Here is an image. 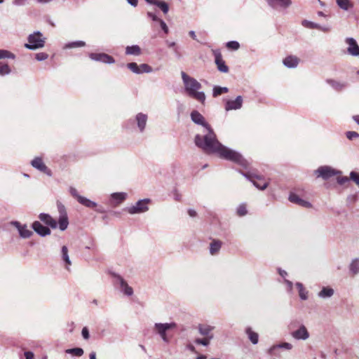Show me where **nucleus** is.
<instances>
[{
	"label": "nucleus",
	"instance_id": "f257e3e1",
	"mask_svg": "<svg viewBox=\"0 0 359 359\" xmlns=\"http://www.w3.org/2000/svg\"><path fill=\"white\" fill-rule=\"evenodd\" d=\"M207 140L210 142H203V148L201 149L204 152L217 154L221 158L231 161L244 168L248 167V161L239 152L226 147L220 143L216 135L211 133L207 137Z\"/></svg>",
	"mask_w": 359,
	"mask_h": 359
},
{
	"label": "nucleus",
	"instance_id": "f03ea898",
	"mask_svg": "<svg viewBox=\"0 0 359 359\" xmlns=\"http://www.w3.org/2000/svg\"><path fill=\"white\" fill-rule=\"evenodd\" d=\"M181 76L184 90L187 95L203 104L206 97L204 92L200 91L202 88L201 84L196 79L189 76L184 72H181Z\"/></svg>",
	"mask_w": 359,
	"mask_h": 359
},
{
	"label": "nucleus",
	"instance_id": "7ed1b4c3",
	"mask_svg": "<svg viewBox=\"0 0 359 359\" xmlns=\"http://www.w3.org/2000/svg\"><path fill=\"white\" fill-rule=\"evenodd\" d=\"M191 121L195 123L197 125L202 126L203 127V135H196L194 138V142L196 145L200 148H203V143L208 142L207 137H208L211 133L213 135H216L215 132L213 131L212 128L210 127V126L205 121V118L203 116L199 113L196 110H194L191 113Z\"/></svg>",
	"mask_w": 359,
	"mask_h": 359
},
{
	"label": "nucleus",
	"instance_id": "20e7f679",
	"mask_svg": "<svg viewBox=\"0 0 359 359\" xmlns=\"http://www.w3.org/2000/svg\"><path fill=\"white\" fill-rule=\"evenodd\" d=\"M46 39L41 32L36 31L28 36V43L25 44V47L32 50L41 48L45 46Z\"/></svg>",
	"mask_w": 359,
	"mask_h": 359
},
{
	"label": "nucleus",
	"instance_id": "39448f33",
	"mask_svg": "<svg viewBox=\"0 0 359 359\" xmlns=\"http://www.w3.org/2000/svg\"><path fill=\"white\" fill-rule=\"evenodd\" d=\"M151 202L149 198L139 200L135 205L128 207L126 211L130 215L140 214L149 210L148 204Z\"/></svg>",
	"mask_w": 359,
	"mask_h": 359
},
{
	"label": "nucleus",
	"instance_id": "423d86ee",
	"mask_svg": "<svg viewBox=\"0 0 359 359\" xmlns=\"http://www.w3.org/2000/svg\"><path fill=\"white\" fill-rule=\"evenodd\" d=\"M341 173V172L340 170H336L329 165L320 166L315 170V174L317 177H321L325 180H328L333 176L340 175Z\"/></svg>",
	"mask_w": 359,
	"mask_h": 359
},
{
	"label": "nucleus",
	"instance_id": "0eeeda50",
	"mask_svg": "<svg viewBox=\"0 0 359 359\" xmlns=\"http://www.w3.org/2000/svg\"><path fill=\"white\" fill-rule=\"evenodd\" d=\"M177 327V324L174 322L172 323H156L154 324V330L158 334L164 342L168 343L169 339L167 337L166 332L169 330L175 328Z\"/></svg>",
	"mask_w": 359,
	"mask_h": 359
},
{
	"label": "nucleus",
	"instance_id": "6e6552de",
	"mask_svg": "<svg viewBox=\"0 0 359 359\" xmlns=\"http://www.w3.org/2000/svg\"><path fill=\"white\" fill-rule=\"evenodd\" d=\"M112 277L114 278V283L116 286L119 287L121 292L127 295V296H131L133 294V288L129 286L127 283V282L123 279V278L120 276L119 274H117L116 273H112Z\"/></svg>",
	"mask_w": 359,
	"mask_h": 359
},
{
	"label": "nucleus",
	"instance_id": "1a4fd4ad",
	"mask_svg": "<svg viewBox=\"0 0 359 359\" xmlns=\"http://www.w3.org/2000/svg\"><path fill=\"white\" fill-rule=\"evenodd\" d=\"M112 277L114 278V283L116 286L119 287L121 292L127 295V296H131L133 294V288L129 286L127 283V282L123 279V278L120 276L119 274H117L116 273H112Z\"/></svg>",
	"mask_w": 359,
	"mask_h": 359
},
{
	"label": "nucleus",
	"instance_id": "9d476101",
	"mask_svg": "<svg viewBox=\"0 0 359 359\" xmlns=\"http://www.w3.org/2000/svg\"><path fill=\"white\" fill-rule=\"evenodd\" d=\"M57 210L60 214L58 219V226L61 231H65L69 225V220L66 208L60 202L57 203Z\"/></svg>",
	"mask_w": 359,
	"mask_h": 359
},
{
	"label": "nucleus",
	"instance_id": "9b49d317",
	"mask_svg": "<svg viewBox=\"0 0 359 359\" xmlns=\"http://www.w3.org/2000/svg\"><path fill=\"white\" fill-rule=\"evenodd\" d=\"M148 116L142 112L137 113L134 119H130L128 123L136 124L138 131L141 133H144L147 126Z\"/></svg>",
	"mask_w": 359,
	"mask_h": 359
},
{
	"label": "nucleus",
	"instance_id": "f8f14e48",
	"mask_svg": "<svg viewBox=\"0 0 359 359\" xmlns=\"http://www.w3.org/2000/svg\"><path fill=\"white\" fill-rule=\"evenodd\" d=\"M241 174L248 179L258 189L264 190L269 185V182L261 176L252 175L243 172H241Z\"/></svg>",
	"mask_w": 359,
	"mask_h": 359
},
{
	"label": "nucleus",
	"instance_id": "ddd939ff",
	"mask_svg": "<svg viewBox=\"0 0 359 359\" xmlns=\"http://www.w3.org/2000/svg\"><path fill=\"white\" fill-rule=\"evenodd\" d=\"M212 54L215 57V62L217 65V69L223 73L229 72V67L226 65L224 60L222 58L221 51L219 49L212 50Z\"/></svg>",
	"mask_w": 359,
	"mask_h": 359
},
{
	"label": "nucleus",
	"instance_id": "4468645a",
	"mask_svg": "<svg viewBox=\"0 0 359 359\" xmlns=\"http://www.w3.org/2000/svg\"><path fill=\"white\" fill-rule=\"evenodd\" d=\"M224 109L226 111L240 109L243 106V97L238 95L235 100H225Z\"/></svg>",
	"mask_w": 359,
	"mask_h": 359
},
{
	"label": "nucleus",
	"instance_id": "2eb2a0df",
	"mask_svg": "<svg viewBox=\"0 0 359 359\" xmlns=\"http://www.w3.org/2000/svg\"><path fill=\"white\" fill-rule=\"evenodd\" d=\"M11 224L18 229L19 235L22 238H29L33 234V232L28 229L27 224H22L18 221H12Z\"/></svg>",
	"mask_w": 359,
	"mask_h": 359
},
{
	"label": "nucleus",
	"instance_id": "dca6fc26",
	"mask_svg": "<svg viewBox=\"0 0 359 359\" xmlns=\"http://www.w3.org/2000/svg\"><path fill=\"white\" fill-rule=\"evenodd\" d=\"M291 336L296 340L305 341L310 337L309 332L303 324H300L298 328L291 332Z\"/></svg>",
	"mask_w": 359,
	"mask_h": 359
},
{
	"label": "nucleus",
	"instance_id": "f3484780",
	"mask_svg": "<svg viewBox=\"0 0 359 359\" xmlns=\"http://www.w3.org/2000/svg\"><path fill=\"white\" fill-rule=\"evenodd\" d=\"M89 57L94 61L100 62L104 64H114L115 60L114 57L107 53H95L89 54Z\"/></svg>",
	"mask_w": 359,
	"mask_h": 359
},
{
	"label": "nucleus",
	"instance_id": "a211bd4d",
	"mask_svg": "<svg viewBox=\"0 0 359 359\" xmlns=\"http://www.w3.org/2000/svg\"><path fill=\"white\" fill-rule=\"evenodd\" d=\"M346 43L348 45L347 53L348 55L354 57H359V46L355 39L347 37L345 39Z\"/></svg>",
	"mask_w": 359,
	"mask_h": 359
},
{
	"label": "nucleus",
	"instance_id": "6ab92c4d",
	"mask_svg": "<svg viewBox=\"0 0 359 359\" xmlns=\"http://www.w3.org/2000/svg\"><path fill=\"white\" fill-rule=\"evenodd\" d=\"M31 165L38 170L46 174L48 176L52 175L51 170L44 164L41 157H36L31 161Z\"/></svg>",
	"mask_w": 359,
	"mask_h": 359
},
{
	"label": "nucleus",
	"instance_id": "aec40b11",
	"mask_svg": "<svg viewBox=\"0 0 359 359\" xmlns=\"http://www.w3.org/2000/svg\"><path fill=\"white\" fill-rule=\"evenodd\" d=\"M32 227L41 237L49 236L51 233L50 229L48 226H43L39 221H34L32 224Z\"/></svg>",
	"mask_w": 359,
	"mask_h": 359
},
{
	"label": "nucleus",
	"instance_id": "412c9836",
	"mask_svg": "<svg viewBox=\"0 0 359 359\" xmlns=\"http://www.w3.org/2000/svg\"><path fill=\"white\" fill-rule=\"evenodd\" d=\"M267 3L273 9H286L292 5V0H267Z\"/></svg>",
	"mask_w": 359,
	"mask_h": 359
},
{
	"label": "nucleus",
	"instance_id": "4be33fe9",
	"mask_svg": "<svg viewBox=\"0 0 359 359\" xmlns=\"http://www.w3.org/2000/svg\"><path fill=\"white\" fill-rule=\"evenodd\" d=\"M39 219L41 222H43L47 226L52 229H56L57 227V221L47 213H40L39 215Z\"/></svg>",
	"mask_w": 359,
	"mask_h": 359
},
{
	"label": "nucleus",
	"instance_id": "5701e85b",
	"mask_svg": "<svg viewBox=\"0 0 359 359\" xmlns=\"http://www.w3.org/2000/svg\"><path fill=\"white\" fill-rule=\"evenodd\" d=\"M288 199L291 203L297 204L304 208H311L312 206L311 203L303 200L294 193H290Z\"/></svg>",
	"mask_w": 359,
	"mask_h": 359
},
{
	"label": "nucleus",
	"instance_id": "b1692460",
	"mask_svg": "<svg viewBox=\"0 0 359 359\" xmlns=\"http://www.w3.org/2000/svg\"><path fill=\"white\" fill-rule=\"evenodd\" d=\"M198 332L209 339H213L214 336L212 334V331L214 330V327L208 325L200 324L198 327Z\"/></svg>",
	"mask_w": 359,
	"mask_h": 359
},
{
	"label": "nucleus",
	"instance_id": "393cba45",
	"mask_svg": "<svg viewBox=\"0 0 359 359\" xmlns=\"http://www.w3.org/2000/svg\"><path fill=\"white\" fill-rule=\"evenodd\" d=\"M300 60L294 55H289L286 57L283 61V65L287 68H295L298 66Z\"/></svg>",
	"mask_w": 359,
	"mask_h": 359
},
{
	"label": "nucleus",
	"instance_id": "a878e982",
	"mask_svg": "<svg viewBox=\"0 0 359 359\" xmlns=\"http://www.w3.org/2000/svg\"><path fill=\"white\" fill-rule=\"evenodd\" d=\"M61 258L64 263L65 268L69 271V266L72 265V262L69 256L68 248L65 245H63L61 248Z\"/></svg>",
	"mask_w": 359,
	"mask_h": 359
},
{
	"label": "nucleus",
	"instance_id": "bb28decb",
	"mask_svg": "<svg viewBox=\"0 0 359 359\" xmlns=\"http://www.w3.org/2000/svg\"><path fill=\"white\" fill-rule=\"evenodd\" d=\"M110 197L111 199L114 201L115 205H117L126 200L127 194L125 192H116L111 194Z\"/></svg>",
	"mask_w": 359,
	"mask_h": 359
},
{
	"label": "nucleus",
	"instance_id": "cd10ccee",
	"mask_svg": "<svg viewBox=\"0 0 359 359\" xmlns=\"http://www.w3.org/2000/svg\"><path fill=\"white\" fill-rule=\"evenodd\" d=\"M222 243L219 240H213L210 244V253L211 255H215L218 254L221 248Z\"/></svg>",
	"mask_w": 359,
	"mask_h": 359
},
{
	"label": "nucleus",
	"instance_id": "c85d7f7f",
	"mask_svg": "<svg viewBox=\"0 0 359 359\" xmlns=\"http://www.w3.org/2000/svg\"><path fill=\"white\" fill-rule=\"evenodd\" d=\"M292 347H293V346L292 344L288 343V342H283V343L272 346L269 349V353L271 355L274 354V351L277 348H283V349H286V350H291L292 348Z\"/></svg>",
	"mask_w": 359,
	"mask_h": 359
},
{
	"label": "nucleus",
	"instance_id": "c756f323",
	"mask_svg": "<svg viewBox=\"0 0 359 359\" xmlns=\"http://www.w3.org/2000/svg\"><path fill=\"white\" fill-rule=\"evenodd\" d=\"M337 6L343 11H348L353 8L351 0H336Z\"/></svg>",
	"mask_w": 359,
	"mask_h": 359
},
{
	"label": "nucleus",
	"instance_id": "7c9ffc66",
	"mask_svg": "<svg viewBox=\"0 0 359 359\" xmlns=\"http://www.w3.org/2000/svg\"><path fill=\"white\" fill-rule=\"evenodd\" d=\"M141 48L137 45L128 46L126 48V55L138 56L141 55Z\"/></svg>",
	"mask_w": 359,
	"mask_h": 359
},
{
	"label": "nucleus",
	"instance_id": "2f4dec72",
	"mask_svg": "<svg viewBox=\"0 0 359 359\" xmlns=\"http://www.w3.org/2000/svg\"><path fill=\"white\" fill-rule=\"evenodd\" d=\"M334 290L330 287H323L318 292V296L322 299L331 297L334 294Z\"/></svg>",
	"mask_w": 359,
	"mask_h": 359
},
{
	"label": "nucleus",
	"instance_id": "473e14b6",
	"mask_svg": "<svg viewBox=\"0 0 359 359\" xmlns=\"http://www.w3.org/2000/svg\"><path fill=\"white\" fill-rule=\"evenodd\" d=\"M249 339L253 344H257L259 341V335L257 332H254L251 327H248L245 329Z\"/></svg>",
	"mask_w": 359,
	"mask_h": 359
},
{
	"label": "nucleus",
	"instance_id": "72a5a7b5",
	"mask_svg": "<svg viewBox=\"0 0 359 359\" xmlns=\"http://www.w3.org/2000/svg\"><path fill=\"white\" fill-rule=\"evenodd\" d=\"M327 83L330 85L334 90L340 91L344 89L346 85L344 83L339 82L333 79H327Z\"/></svg>",
	"mask_w": 359,
	"mask_h": 359
},
{
	"label": "nucleus",
	"instance_id": "f704fd0d",
	"mask_svg": "<svg viewBox=\"0 0 359 359\" xmlns=\"http://www.w3.org/2000/svg\"><path fill=\"white\" fill-rule=\"evenodd\" d=\"M296 287L298 289L300 299L302 300H306L308 299V291L304 287L302 283H297Z\"/></svg>",
	"mask_w": 359,
	"mask_h": 359
},
{
	"label": "nucleus",
	"instance_id": "c9c22d12",
	"mask_svg": "<svg viewBox=\"0 0 359 359\" xmlns=\"http://www.w3.org/2000/svg\"><path fill=\"white\" fill-rule=\"evenodd\" d=\"M79 203L81 205L89 208H97V203L84 196L79 197Z\"/></svg>",
	"mask_w": 359,
	"mask_h": 359
},
{
	"label": "nucleus",
	"instance_id": "e433bc0d",
	"mask_svg": "<svg viewBox=\"0 0 359 359\" xmlns=\"http://www.w3.org/2000/svg\"><path fill=\"white\" fill-rule=\"evenodd\" d=\"M229 92V88H226V87H221V86H215L213 87V89H212V96L214 97H218L219 95L223 94V93H226Z\"/></svg>",
	"mask_w": 359,
	"mask_h": 359
},
{
	"label": "nucleus",
	"instance_id": "4c0bfd02",
	"mask_svg": "<svg viewBox=\"0 0 359 359\" xmlns=\"http://www.w3.org/2000/svg\"><path fill=\"white\" fill-rule=\"evenodd\" d=\"M65 352L68 354H70L73 356L81 357L83 355V349L79 347L69 348L65 351Z\"/></svg>",
	"mask_w": 359,
	"mask_h": 359
},
{
	"label": "nucleus",
	"instance_id": "58836bf2",
	"mask_svg": "<svg viewBox=\"0 0 359 359\" xmlns=\"http://www.w3.org/2000/svg\"><path fill=\"white\" fill-rule=\"evenodd\" d=\"M350 271L353 274L359 273V259H354L352 260L349 266Z\"/></svg>",
	"mask_w": 359,
	"mask_h": 359
},
{
	"label": "nucleus",
	"instance_id": "ea45409f",
	"mask_svg": "<svg viewBox=\"0 0 359 359\" xmlns=\"http://www.w3.org/2000/svg\"><path fill=\"white\" fill-rule=\"evenodd\" d=\"M86 46V43L83 41H76L67 43L65 45L64 48L65 49H69V48H74L78 47H83Z\"/></svg>",
	"mask_w": 359,
	"mask_h": 359
},
{
	"label": "nucleus",
	"instance_id": "a19ab883",
	"mask_svg": "<svg viewBox=\"0 0 359 359\" xmlns=\"http://www.w3.org/2000/svg\"><path fill=\"white\" fill-rule=\"evenodd\" d=\"M11 69L8 64L0 62V76H4L10 74Z\"/></svg>",
	"mask_w": 359,
	"mask_h": 359
},
{
	"label": "nucleus",
	"instance_id": "79ce46f5",
	"mask_svg": "<svg viewBox=\"0 0 359 359\" xmlns=\"http://www.w3.org/2000/svg\"><path fill=\"white\" fill-rule=\"evenodd\" d=\"M5 58H9V59L14 60L15 58V54H13V53L10 52L7 50L1 49L0 50V60L5 59Z\"/></svg>",
	"mask_w": 359,
	"mask_h": 359
},
{
	"label": "nucleus",
	"instance_id": "37998d69",
	"mask_svg": "<svg viewBox=\"0 0 359 359\" xmlns=\"http://www.w3.org/2000/svg\"><path fill=\"white\" fill-rule=\"evenodd\" d=\"M156 6H158L164 14L168 13L169 11V6L168 4L163 1L158 0Z\"/></svg>",
	"mask_w": 359,
	"mask_h": 359
},
{
	"label": "nucleus",
	"instance_id": "c03bdc74",
	"mask_svg": "<svg viewBox=\"0 0 359 359\" xmlns=\"http://www.w3.org/2000/svg\"><path fill=\"white\" fill-rule=\"evenodd\" d=\"M236 213L240 217L246 215L248 213V210L245 204H240L236 209Z\"/></svg>",
	"mask_w": 359,
	"mask_h": 359
},
{
	"label": "nucleus",
	"instance_id": "a18cd8bd",
	"mask_svg": "<svg viewBox=\"0 0 359 359\" xmlns=\"http://www.w3.org/2000/svg\"><path fill=\"white\" fill-rule=\"evenodd\" d=\"M302 25L309 29H320V25L306 20H304Z\"/></svg>",
	"mask_w": 359,
	"mask_h": 359
},
{
	"label": "nucleus",
	"instance_id": "49530a36",
	"mask_svg": "<svg viewBox=\"0 0 359 359\" xmlns=\"http://www.w3.org/2000/svg\"><path fill=\"white\" fill-rule=\"evenodd\" d=\"M127 67L133 73L140 74L139 65L136 62L128 63Z\"/></svg>",
	"mask_w": 359,
	"mask_h": 359
},
{
	"label": "nucleus",
	"instance_id": "de8ad7c7",
	"mask_svg": "<svg viewBox=\"0 0 359 359\" xmlns=\"http://www.w3.org/2000/svg\"><path fill=\"white\" fill-rule=\"evenodd\" d=\"M140 74L142 73H151L153 71V69L151 66L147 64H141L139 65Z\"/></svg>",
	"mask_w": 359,
	"mask_h": 359
},
{
	"label": "nucleus",
	"instance_id": "09e8293b",
	"mask_svg": "<svg viewBox=\"0 0 359 359\" xmlns=\"http://www.w3.org/2000/svg\"><path fill=\"white\" fill-rule=\"evenodd\" d=\"M226 46L229 49L236 50L240 48V44L236 41H231L226 43Z\"/></svg>",
	"mask_w": 359,
	"mask_h": 359
},
{
	"label": "nucleus",
	"instance_id": "8fccbe9b",
	"mask_svg": "<svg viewBox=\"0 0 359 359\" xmlns=\"http://www.w3.org/2000/svg\"><path fill=\"white\" fill-rule=\"evenodd\" d=\"M211 339H209L208 337H205V338H203V339L198 338V339H196L194 341L197 344L203 345L204 346H208L210 344V341Z\"/></svg>",
	"mask_w": 359,
	"mask_h": 359
},
{
	"label": "nucleus",
	"instance_id": "3c124183",
	"mask_svg": "<svg viewBox=\"0 0 359 359\" xmlns=\"http://www.w3.org/2000/svg\"><path fill=\"white\" fill-rule=\"evenodd\" d=\"M350 180L353 181L359 187V173L355 171L350 172Z\"/></svg>",
	"mask_w": 359,
	"mask_h": 359
},
{
	"label": "nucleus",
	"instance_id": "603ef678",
	"mask_svg": "<svg viewBox=\"0 0 359 359\" xmlns=\"http://www.w3.org/2000/svg\"><path fill=\"white\" fill-rule=\"evenodd\" d=\"M48 55L43 52L38 53L35 55V58L38 61H44L46 59H48Z\"/></svg>",
	"mask_w": 359,
	"mask_h": 359
},
{
	"label": "nucleus",
	"instance_id": "864d4df0",
	"mask_svg": "<svg viewBox=\"0 0 359 359\" xmlns=\"http://www.w3.org/2000/svg\"><path fill=\"white\" fill-rule=\"evenodd\" d=\"M350 179L346 176L338 177L337 178V182L340 185H344L348 182H349Z\"/></svg>",
	"mask_w": 359,
	"mask_h": 359
},
{
	"label": "nucleus",
	"instance_id": "5fc2aeb1",
	"mask_svg": "<svg viewBox=\"0 0 359 359\" xmlns=\"http://www.w3.org/2000/svg\"><path fill=\"white\" fill-rule=\"evenodd\" d=\"M346 136L348 140H352L354 138H358L359 137V134L355 131H348L346 133Z\"/></svg>",
	"mask_w": 359,
	"mask_h": 359
},
{
	"label": "nucleus",
	"instance_id": "6e6d98bb",
	"mask_svg": "<svg viewBox=\"0 0 359 359\" xmlns=\"http://www.w3.org/2000/svg\"><path fill=\"white\" fill-rule=\"evenodd\" d=\"M69 193L73 197L77 199L78 202H79V197H83L82 196L79 195L77 190L72 187L69 188Z\"/></svg>",
	"mask_w": 359,
	"mask_h": 359
},
{
	"label": "nucleus",
	"instance_id": "4d7b16f0",
	"mask_svg": "<svg viewBox=\"0 0 359 359\" xmlns=\"http://www.w3.org/2000/svg\"><path fill=\"white\" fill-rule=\"evenodd\" d=\"M81 335L83 338L86 340H88L90 338V333L87 327H83L82 328Z\"/></svg>",
	"mask_w": 359,
	"mask_h": 359
},
{
	"label": "nucleus",
	"instance_id": "13d9d810",
	"mask_svg": "<svg viewBox=\"0 0 359 359\" xmlns=\"http://www.w3.org/2000/svg\"><path fill=\"white\" fill-rule=\"evenodd\" d=\"M158 22H159L161 28L164 32V33L166 34H168L169 29H168V27L167 26L166 23L161 19L159 20Z\"/></svg>",
	"mask_w": 359,
	"mask_h": 359
},
{
	"label": "nucleus",
	"instance_id": "bf43d9fd",
	"mask_svg": "<svg viewBox=\"0 0 359 359\" xmlns=\"http://www.w3.org/2000/svg\"><path fill=\"white\" fill-rule=\"evenodd\" d=\"M284 283L286 284L287 285V291L288 292H291L292 290V287H293V283L292 282H291L290 280H287V279H284Z\"/></svg>",
	"mask_w": 359,
	"mask_h": 359
},
{
	"label": "nucleus",
	"instance_id": "052dcab7",
	"mask_svg": "<svg viewBox=\"0 0 359 359\" xmlns=\"http://www.w3.org/2000/svg\"><path fill=\"white\" fill-rule=\"evenodd\" d=\"M167 44L169 48H173L175 53L178 55V48L176 46L175 42L167 41Z\"/></svg>",
	"mask_w": 359,
	"mask_h": 359
},
{
	"label": "nucleus",
	"instance_id": "680f3d73",
	"mask_svg": "<svg viewBox=\"0 0 359 359\" xmlns=\"http://www.w3.org/2000/svg\"><path fill=\"white\" fill-rule=\"evenodd\" d=\"M27 0H13V4L18 6H24Z\"/></svg>",
	"mask_w": 359,
	"mask_h": 359
},
{
	"label": "nucleus",
	"instance_id": "e2e57ef3",
	"mask_svg": "<svg viewBox=\"0 0 359 359\" xmlns=\"http://www.w3.org/2000/svg\"><path fill=\"white\" fill-rule=\"evenodd\" d=\"M147 16L149 18H150L153 21H157L158 22L159 20H161L160 18H158L154 13H151V12H148L147 13Z\"/></svg>",
	"mask_w": 359,
	"mask_h": 359
},
{
	"label": "nucleus",
	"instance_id": "0e129e2a",
	"mask_svg": "<svg viewBox=\"0 0 359 359\" xmlns=\"http://www.w3.org/2000/svg\"><path fill=\"white\" fill-rule=\"evenodd\" d=\"M186 348L189 351H190L192 353H196L197 351L196 350V348L195 346L191 344H188L187 346H186Z\"/></svg>",
	"mask_w": 359,
	"mask_h": 359
},
{
	"label": "nucleus",
	"instance_id": "69168bd1",
	"mask_svg": "<svg viewBox=\"0 0 359 359\" xmlns=\"http://www.w3.org/2000/svg\"><path fill=\"white\" fill-rule=\"evenodd\" d=\"M278 272L279 275L284 278L287 275V273L285 270H283L280 268H278Z\"/></svg>",
	"mask_w": 359,
	"mask_h": 359
},
{
	"label": "nucleus",
	"instance_id": "338daca9",
	"mask_svg": "<svg viewBox=\"0 0 359 359\" xmlns=\"http://www.w3.org/2000/svg\"><path fill=\"white\" fill-rule=\"evenodd\" d=\"M25 356L26 359H33L34 353L32 351H26L25 352Z\"/></svg>",
	"mask_w": 359,
	"mask_h": 359
},
{
	"label": "nucleus",
	"instance_id": "774afa93",
	"mask_svg": "<svg viewBox=\"0 0 359 359\" xmlns=\"http://www.w3.org/2000/svg\"><path fill=\"white\" fill-rule=\"evenodd\" d=\"M188 214L191 217H195L197 215V212L194 209H189Z\"/></svg>",
	"mask_w": 359,
	"mask_h": 359
}]
</instances>
